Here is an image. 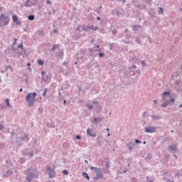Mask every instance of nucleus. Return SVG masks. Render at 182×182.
<instances>
[{"mask_svg":"<svg viewBox=\"0 0 182 182\" xmlns=\"http://www.w3.org/2000/svg\"><path fill=\"white\" fill-rule=\"evenodd\" d=\"M33 178H39L38 170L35 168H30L26 171V182H31Z\"/></svg>","mask_w":182,"mask_h":182,"instance_id":"obj_1","label":"nucleus"},{"mask_svg":"<svg viewBox=\"0 0 182 182\" xmlns=\"http://www.w3.org/2000/svg\"><path fill=\"white\" fill-rule=\"evenodd\" d=\"M36 100V92H29L27 94L26 101L28 103V107H32Z\"/></svg>","mask_w":182,"mask_h":182,"instance_id":"obj_2","label":"nucleus"},{"mask_svg":"<svg viewBox=\"0 0 182 182\" xmlns=\"http://www.w3.org/2000/svg\"><path fill=\"white\" fill-rule=\"evenodd\" d=\"M14 165L12 164H10L9 165H5L4 166V177H9V176H12L14 173Z\"/></svg>","mask_w":182,"mask_h":182,"instance_id":"obj_3","label":"nucleus"},{"mask_svg":"<svg viewBox=\"0 0 182 182\" xmlns=\"http://www.w3.org/2000/svg\"><path fill=\"white\" fill-rule=\"evenodd\" d=\"M91 170H94L96 173V176L93 178L94 181H97L100 178H103V174L102 173V168H97L95 166L90 167Z\"/></svg>","mask_w":182,"mask_h":182,"instance_id":"obj_4","label":"nucleus"},{"mask_svg":"<svg viewBox=\"0 0 182 182\" xmlns=\"http://www.w3.org/2000/svg\"><path fill=\"white\" fill-rule=\"evenodd\" d=\"M91 170H94L96 173V176L93 178L94 181H97L100 178H103V174L102 173V168H97L95 166L90 167Z\"/></svg>","mask_w":182,"mask_h":182,"instance_id":"obj_5","label":"nucleus"},{"mask_svg":"<svg viewBox=\"0 0 182 182\" xmlns=\"http://www.w3.org/2000/svg\"><path fill=\"white\" fill-rule=\"evenodd\" d=\"M7 25H9V17L1 14L0 16V27L2 28V26H6Z\"/></svg>","mask_w":182,"mask_h":182,"instance_id":"obj_6","label":"nucleus"},{"mask_svg":"<svg viewBox=\"0 0 182 182\" xmlns=\"http://www.w3.org/2000/svg\"><path fill=\"white\" fill-rule=\"evenodd\" d=\"M31 139V136H29V134H26L24 136L17 138L16 140V144L17 146H21L22 144V141H25L26 143H28Z\"/></svg>","mask_w":182,"mask_h":182,"instance_id":"obj_7","label":"nucleus"},{"mask_svg":"<svg viewBox=\"0 0 182 182\" xmlns=\"http://www.w3.org/2000/svg\"><path fill=\"white\" fill-rule=\"evenodd\" d=\"M145 133H156L157 132V127H152V126H149L146 127L144 129Z\"/></svg>","mask_w":182,"mask_h":182,"instance_id":"obj_8","label":"nucleus"},{"mask_svg":"<svg viewBox=\"0 0 182 182\" xmlns=\"http://www.w3.org/2000/svg\"><path fill=\"white\" fill-rule=\"evenodd\" d=\"M168 151L172 154H176V153H178V149H177V146L176 145H168Z\"/></svg>","mask_w":182,"mask_h":182,"instance_id":"obj_9","label":"nucleus"},{"mask_svg":"<svg viewBox=\"0 0 182 182\" xmlns=\"http://www.w3.org/2000/svg\"><path fill=\"white\" fill-rule=\"evenodd\" d=\"M47 171L48 173V176H49L50 178H54V177L56 176V172H55L54 169H52V167L48 166L47 168Z\"/></svg>","mask_w":182,"mask_h":182,"instance_id":"obj_10","label":"nucleus"},{"mask_svg":"<svg viewBox=\"0 0 182 182\" xmlns=\"http://www.w3.org/2000/svg\"><path fill=\"white\" fill-rule=\"evenodd\" d=\"M33 153H35V151L32 150L31 151L28 152V149H26L24 151H21L22 156H28V157H33Z\"/></svg>","mask_w":182,"mask_h":182,"instance_id":"obj_11","label":"nucleus"},{"mask_svg":"<svg viewBox=\"0 0 182 182\" xmlns=\"http://www.w3.org/2000/svg\"><path fill=\"white\" fill-rule=\"evenodd\" d=\"M99 29L98 26H93V25L87 26V27L82 28L84 32H89V31H97Z\"/></svg>","mask_w":182,"mask_h":182,"instance_id":"obj_12","label":"nucleus"},{"mask_svg":"<svg viewBox=\"0 0 182 182\" xmlns=\"http://www.w3.org/2000/svg\"><path fill=\"white\" fill-rule=\"evenodd\" d=\"M87 136H90V137H96V133L93 132L90 128H87Z\"/></svg>","mask_w":182,"mask_h":182,"instance_id":"obj_13","label":"nucleus"},{"mask_svg":"<svg viewBox=\"0 0 182 182\" xmlns=\"http://www.w3.org/2000/svg\"><path fill=\"white\" fill-rule=\"evenodd\" d=\"M162 97H163L164 100H166V99H167V97H171V95L169 91H166V92H163Z\"/></svg>","mask_w":182,"mask_h":182,"instance_id":"obj_14","label":"nucleus"},{"mask_svg":"<svg viewBox=\"0 0 182 182\" xmlns=\"http://www.w3.org/2000/svg\"><path fill=\"white\" fill-rule=\"evenodd\" d=\"M12 19H13V22H14L15 23H16V25H21V21H19V19L18 18V16L14 15V16H12Z\"/></svg>","mask_w":182,"mask_h":182,"instance_id":"obj_15","label":"nucleus"},{"mask_svg":"<svg viewBox=\"0 0 182 182\" xmlns=\"http://www.w3.org/2000/svg\"><path fill=\"white\" fill-rule=\"evenodd\" d=\"M128 149L129 151H132V150H133V147H134V146H136V144L133 141H130L129 144H127Z\"/></svg>","mask_w":182,"mask_h":182,"instance_id":"obj_16","label":"nucleus"},{"mask_svg":"<svg viewBox=\"0 0 182 182\" xmlns=\"http://www.w3.org/2000/svg\"><path fill=\"white\" fill-rule=\"evenodd\" d=\"M133 31L136 32V31H139V29H141V26L140 25H135L132 26Z\"/></svg>","mask_w":182,"mask_h":182,"instance_id":"obj_17","label":"nucleus"},{"mask_svg":"<svg viewBox=\"0 0 182 182\" xmlns=\"http://www.w3.org/2000/svg\"><path fill=\"white\" fill-rule=\"evenodd\" d=\"M32 5H33V4L31 1V0H27L24 4V6H32Z\"/></svg>","mask_w":182,"mask_h":182,"instance_id":"obj_18","label":"nucleus"},{"mask_svg":"<svg viewBox=\"0 0 182 182\" xmlns=\"http://www.w3.org/2000/svg\"><path fill=\"white\" fill-rule=\"evenodd\" d=\"M176 100L173 98V97H171V99L169 100H166L165 101V102H166V104L170 105L171 103H173V102L175 101Z\"/></svg>","mask_w":182,"mask_h":182,"instance_id":"obj_19","label":"nucleus"},{"mask_svg":"<svg viewBox=\"0 0 182 182\" xmlns=\"http://www.w3.org/2000/svg\"><path fill=\"white\" fill-rule=\"evenodd\" d=\"M154 181V178L150 176H146V182H153Z\"/></svg>","mask_w":182,"mask_h":182,"instance_id":"obj_20","label":"nucleus"},{"mask_svg":"<svg viewBox=\"0 0 182 182\" xmlns=\"http://www.w3.org/2000/svg\"><path fill=\"white\" fill-rule=\"evenodd\" d=\"M58 48H59V44H55L53 46L51 50L53 52L56 50V49H58Z\"/></svg>","mask_w":182,"mask_h":182,"instance_id":"obj_21","label":"nucleus"},{"mask_svg":"<svg viewBox=\"0 0 182 182\" xmlns=\"http://www.w3.org/2000/svg\"><path fill=\"white\" fill-rule=\"evenodd\" d=\"M82 176L85 177V178H86L87 180H90V177L89 176V175L86 172L82 173Z\"/></svg>","mask_w":182,"mask_h":182,"instance_id":"obj_22","label":"nucleus"},{"mask_svg":"<svg viewBox=\"0 0 182 182\" xmlns=\"http://www.w3.org/2000/svg\"><path fill=\"white\" fill-rule=\"evenodd\" d=\"M25 161H26V160L25 159V158H20L18 159V162L20 163V164H23V163H25Z\"/></svg>","mask_w":182,"mask_h":182,"instance_id":"obj_23","label":"nucleus"},{"mask_svg":"<svg viewBox=\"0 0 182 182\" xmlns=\"http://www.w3.org/2000/svg\"><path fill=\"white\" fill-rule=\"evenodd\" d=\"M37 63H38V65H40V66H43V65L45 64V62H43V60H38Z\"/></svg>","mask_w":182,"mask_h":182,"instance_id":"obj_24","label":"nucleus"},{"mask_svg":"<svg viewBox=\"0 0 182 182\" xmlns=\"http://www.w3.org/2000/svg\"><path fill=\"white\" fill-rule=\"evenodd\" d=\"M151 117H152L154 120H160V116L151 115Z\"/></svg>","mask_w":182,"mask_h":182,"instance_id":"obj_25","label":"nucleus"},{"mask_svg":"<svg viewBox=\"0 0 182 182\" xmlns=\"http://www.w3.org/2000/svg\"><path fill=\"white\" fill-rule=\"evenodd\" d=\"M28 21H35V16L34 15H30L28 17Z\"/></svg>","mask_w":182,"mask_h":182,"instance_id":"obj_26","label":"nucleus"},{"mask_svg":"<svg viewBox=\"0 0 182 182\" xmlns=\"http://www.w3.org/2000/svg\"><path fill=\"white\" fill-rule=\"evenodd\" d=\"M97 109V112L99 113L100 112H102V106L100 105H97L96 106Z\"/></svg>","mask_w":182,"mask_h":182,"instance_id":"obj_27","label":"nucleus"},{"mask_svg":"<svg viewBox=\"0 0 182 182\" xmlns=\"http://www.w3.org/2000/svg\"><path fill=\"white\" fill-rule=\"evenodd\" d=\"M86 107H87L90 110H93V105L86 104Z\"/></svg>","mask_w":182,"mask_h":182,"instance_id":"obj_28","label":"nucleus"},{"mask_svg":"<svg viewBox=\"0 0 182 182\" xmlns=\"http://www.w3.org/2000/svg\"><path fill=\"white\" fill-rule=\"evenodd\" d=\"M163 12H164V10H163V9L161 8V7H159V11H158V14H163Z\"/></svg>","mask_w":182,"mask_h":182,"instance_id":"obj_29","label":"nucleus"},{"mask_svg":"<svg viewBox=\"0 0 182 182\" xmlns=\"http://www.w3.org/2000/svg\"><path fill=\"white\" fill-rule=\"evenodd\" d=\"M5 102L6 103L7 107H9V106H11V104L9 103V99H6Z\"/></svg>","mask_w":182,"mask_h":182,"instance_id":"obj_30","label":"nucleus"},{"mask_svg":"<svg viewBox=\"0 0 182 182\" xmlns=\"http://www.w3.org/2000/svg\"><path fill=\"white\" fill-rule=\"evenodd\" d=\"M63 174H64V176H68V174H69V171H68V170H63Z\"/></svg>","mask_w":182,"mask_h":182,"instance_id":"obj_31","label":"nucleus"},{"mask_svg":"<svg viewBox=\"0 0 182 182\" xmlns=\"http://www.w3.org/2000/svg\"><path fill=\"white\" fill-rule=\"evenodd\" d=\"M48 127H50L51 129H53L55 127V125H53V124H47Z\"/></svg>","mask_w":182,"mask_h":182,"instance_id":"obj_32","label":"nucleus"},{"mask_svg":"<svg viewBox=\"0 0 182 182\" xmlns=\"http://www.w3.org/2000/svg\"><path fill=\"white\" fill-rule=\"evenodd\" d=\"M161 107H167V106H168V105L167 102H165L164 103L161 104Z\"/></svg>","mask_w":182,"mask_h":182,"instance_id":"obj_33","label":"nucleus"},{"mask_svg":"<svg viewBox=\"0 0 182 182\" xmlns=\"http://www.w3.org/2000/svg\"><path fill=\"white\" fill-rule=\"evenodd\" d=\"M41 75H42V80H45V78L43 77V76H44V75H46V72L42 71V72H41Z\"/></svg>","mask_w":182,"mask_h":182,"instance_id":"obj_34","label":"nucleus"},{"mask_svg":"<svg viewBox=\"0 0 182 182\" xmlns=\"http://www.w3.org/2000/svg\"><path fill=\"white\" fill-rule=\"evenodd\" d=\"M57 56H63V52L59 51L58 53L56 54Z\"/></svg>","mask_w":182,"mask_h":182,"instance_id":"obj_35","label":"nucleus"},{"mask_svg":"<svg viewBox=\"0 0 182 182\" xmlns=\"http://www.w3.org/2000/svg\"><path fill=\"white\" fill-rule=\"evenodd\" d=\"M135 42H136V43H138L139 45H140V38H136L135 39Z\"/></svg>","mask_w":182,"mask_h":182,"instance_id":"obj_36","label":"nucleus"},{"mask_svg":"<svg viewBox=\"0 0 182 182\" xmlns=\"http://www.w3.org/2000/svg\"><path fill=\"white\" fill-rule=\"evenodd\" d=\"M99 58H105V53H99Z\"/></svg>","mask_w":182,"mask_h":182,"instance_id":"obj_37","label":"nucleus"},{"mask_svg":"<svg viewBox=\"0 0 182 182\" xmlns=\"http://www.w3.org/2000/svg\"><path fill=\"white\" fill-rule=\"evenodd\" d=\"M8 69H10V70H12V66H11V65H7V66L6 67V70H8Z\"/></svg>","mask_w":182,"mask_h":182,"instance_id":"obj_38","label":"nucleus"},{"mask_svg":"<svg viewBox=\"0 0 182 182\" xmlns=\"http://www.w3.org/2000/svg\"><path fill=\"white\" fill-rule=\"evenodd\" d=\"M131 181L132 182H137V178H131Z\"/></svg>","mask_w":182,"mask_h":182,"instance_id":"obj_39","label":"nucleus"},{"mask_svg":"<svg viewBox=\"0 0 182 182\" xmlns=\"http://www.w3.org/2000/svg\"><path fill=\"white\" fill-rule=\"evenodd\" d=\"M92 123H95V124H97V118H95L93 120H92Z\"/></svg>","mask_w":182,"mask_h":182,"instance_id":"obj_40","label":"nucleus"},{"mask_svg":"<svg viewBox=\"0 0 182 182\" xmlns=\"http://www.w3.org/2000/svg\"><path fill=\"white\" fill-rule=\"evenodd\" d=\"M92 103H93L94 105H97H97H99V102H98L97 100H93V101H92Z\"/></svg>","mask_w":182,"mask_h":182,"instance_id":"obj_41","label":"nucleus"},{"mask_svg":"<svg viewBox=\"0 0 182 182\" xmlns=\"http://www.w3.org/2000/svg\"><path fill=\"white\" fill-rule=\"evenodd\" d=\"M46 92H48L47 88L46 90H44L43 93V96H46Z\"/></svg>","mask_w":182,"mask_h":182,"instance_id":"obj_42","label":"nucleus"},{"mask_svg":"<svg viewBox=\"0 0 182 182\" xmlns=\"http://www.w3.org/2000/svg\"><path fill=\"white\" fill-rule=\"evenodd\" d=\"M75 139H77V140H80L82 139V137L80 136V135H77L75 136Z\"/></svg>","mask_w":182,"mask_h":182,"instance_id":"obj_43","label":"nucleus"},{"mask_svg":"<svg viewBox=\"0 0 182 182\" xmlns=\"http://www.w3.org/2000/svg\"><path fill=\"white\" fill-rule=\"evenodd\" d=\"M137 66L136 65H132V67H130V70H132V69H136Z\"/></svg>","mask_w":182,"mask_h":182,"instance_id":"obj_44","label":"nucleus"},{"mask_svg":"<svg viewBox=\"0 0 182 182\" xmlns=\"http://www.w3.org/2000/svg\"><path fill=\"white\" fill-rule=\"evenodd\" d=\"M141 65L142 66H146V62H144V61H141Z\"/></svg>","mask_w":182,"mask_h":182,"instance_id":"obj_45","label":"nucleus"},{"mask_svg":"<svg viewBox=\"0 0 182 182\" xmlns=\"http://www.w3.org/2000/svg\"><path fill=\"white\" fill-rule=\"evenodd\" d=\"M165 158H166L167 160H170V155H168V154L165 155Z\"/></svg>","mask_w":182,"mask_h":182,"instance_id":"obj_46","label":"nucleus"},{"mask_svg":"<svg viewBox=\"0 0 182 182\" xmlns=\"http://www.w3.org/2000/svg\"><path fill=\"white\" fill-rule=\"evenodd\" d=\"M135 143H136V144H139V143H141V141L140 140H139V139H136V140H135Z\"/></svg>","mask_w":182,"mask_h":182,"instance_id":"obj_47","label":"nucleus"},{"mask_svg":"<svg viewBox=\"0 0 182 182\" xmlns=\"http://www.w3.org/2000/svg\"><path fill=\"white\" fill-rule=\"evenodd\" d=\"M38 33H39V35H42L43 33V31L42 30H38Z\"/></svg>","mask_w":182,"mask_h":182,"instance_id":"obj_48","label":"nucleus"},{"mask_svg":"<svg viewBox=\"0 0 182 182\" xmlns=\"http://www.w3.org/2000/svg\"><path fill=\"white\" fill-rule=\"evenodd\" d=\"M47 4L48 5H52V1H50V0H47Z\"/></svg>","mask_w":182,"mask_h":182,"instance_id":"obj_49","label":"nucleus"},{"mask_svg":"<svg viewBox=\"0 0 182 182\" xmlns=\"http://www.w3.org/2000/svg\"><path fill=\"white\" fill-rule=\"evenodd\" d=\"M18 48H23V44H18Z\"/></svg>","mask_w":182,"mask_h":182,"instance_id":"obj_50","label":"nucleus"},{"mask_svg":"<svg viewBox=\"0 0 182 182\" xmlns=\"http://www.w3.org/2000/svg\"><path fill=\"white\" fill-rule=\"evenodd\" d=\"M116 33H117V31L114 30V31H112V35H116Z\"/></svg>","mask_w":182,"mask_h":182,"instance_id":"obj_51","label":"nucleus"},{"mask_svg":"<svg viewBox=\"0 0 182 182\" xmlns=\"http://www.w3.org/2000/svg\"><path fill=\"white\" fill-rule=\"evenodd\" d=\"M4 129V125L0 124V130H2Z\"/></svg>","mask_w":182,"mask_h":182,"instance_id":"obj_52","label":"nucleus"},{"mask_svg":"<svg viewBox=\"0 0 182 182\" xmlns=\"http://www.w3.org/2000/svg\"><path fill=\"white\" fill-rule=\"evenodd\" d=\"M97 119L98 122H101V120H103V118H100V117L97 118Z\"/></svg>","mask_w":182,"mask_h":182,"instance_id":"obj_53","label":"nucleus"},{"mask_svg":"<svg viewBox=\"0 0 182 182\" xmlns=\"http://www.w3.org/2000/svg\"><path fill=\"white\" fill-rule=\"evenodd\" d=\"M13 53H16V49L13 48Z\"/></svg>","mask_w":182,"mask_h":182,"instance_id":"obj_54","label":"nucleus"},{"mask_svg":"<svg viewBox=\"0 0 182 182\" xmlns=\"http://www.w3.org/2000/svg\"><path fill=\"white\" fill-rule=\"evenodd\" d=\"M117 16H119L120 15V11H117Z\"/></svg>","mask_w":182,"mask_h":182,"instance_id":"obj_55","label":"nucleus"},{"mask_svg":"<svg viewBox=\"0 0 182 182\" xmlns=\"http://www.w3.org/2000/svg\"><path fill=\"white\" fill-rule=\"evenodd\" d=\"M117 1H122L123 4H124V2H126V0H117Z\"/></svg>","mask_w":182,"mask_h":182,"instance_id":"obj_56","label":"nucleus"},{"mask_svg":"<svg viewBox=\"0 0 182 182\" xmlns=\"http://www.w3.org/2000/svg\"><path fill=\"white\" fill-rule=\"evenodd\" d=\"M53 33H58V30L54 29V30H53Z\"/></svg>","mask_w":182,"mask_h":182,"instance_id":"obj_57","label":"nucleus"},{"mask_svg":"<svg viewBox=\"0 0 182 182\" xmlns=\"http://www.w3.org/2000/svg\"><path fill=\"white\" fill-rule=\"evenodd\" d=\"M85 163L86 164H89V161H88L87 160H85Z\"/></svg>","mask_w":182,"mask_h":182,"instance_id":"obj_58","label":"nucleus"},{"mask_svg":"<svg viewBox=\"0 0 182 182\" xmlns=\"http://www.w3.org/2000/svg\"><path fill=\"white\" fill-rule=\"evenodd\" d=\"M11 136H14V135H15V134H14V132H11Z\"/></svg>","mask_w":182,"mask_h":182,"instance_id":"obj_59","label":"nucleus"},{"mask_svg":"<svg viewBox=\"0 0 182 182\" xmlns=\"http://www.w3.org/2000/svg\"><path fill=\"white\" fill-rule=\"evenodd\" d=\"M146 114H147V112H144V117L146 116Z\"/></svg>","mask_w":182,"mask_h":182,"instance_id":"obj_60","label":"nucleus"},{"mask_svg":"<svg viewBox=\"0 0 182 182\" xmlns=\"http://www.w3.org/2000/svg\"><path fill=\"white\" fill-rule=\"evenodd\" d=\"M23 90V89L21 88V89L19 90V92H22Z\"/></svg>","mask_w":182,"mask_h":182,"instance_id":"obj_61","label":"nucleus"},{"mask_svg":"<svg viewBox=\"0 0 182 182\" xmlns=\"http://www.w3.org/2000/svg\"><path fill=\"white\" fill-rule=\"evenodd\" d=\"M63 103H64V105H66V100H63Z\"/></svg>","mask_w":182,"mask_h":182,"instance_id":"obj_62","label":"nucleus"},{"mask_svg":"<svg viewBox=\"0 0 182 182\" xmlns=\"http://www.w3.org/2000/svg\"><path fill=\"white\" fill-rule=\"evenodd\" d=\"M106 166H107V167H108V168H109V162L107 163Z\"/></svg>","mask_w":182,"mask_h":182,"instance_id":"obj_63","label":"nucleus"},{"mask_svg":"<svg viewBox=\"0 0 182 182\" xmlns=\"http://www.w3.org/2000/svg\"><path fill=\"white\" fill-rule=\"evenodd\" d=\"M173 157H175V159H177V156L176 154H173Z\"/></svg>","mask_w":182,"mask_h":182,"instance_id":"obj_64","label":"nucleus"}]
</instances>
